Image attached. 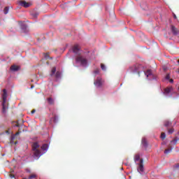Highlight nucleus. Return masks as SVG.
Listing matches in <instances>:
<instances>
[{"instance_id":"nucleus-1","label":"nucleus","mask_w":179,"mask_h":179,"mask_svg":"<svg viewBox=\"0 0 179 179\" xmlns=\"http://www.w3.org/2000/svg\"><path fill=\"white\" fill-rule=\"evenodd\" d=\"M1 99H2V103H1V106H2V113H3V114H5V113H6V111L8 110V103L6 99H8V91H6V89H3V94L1 95Z\"/></svg>"},{"instance_id":"nucleus-2","label":"nucleus","mask_w":179,"mask_h":179,"mask_svg":"<svg viewBox=\"0 0 179 179\" xmlns=\"http://www.w3.org/2000/svg\"><path fill=\"white\" fill-rule=\"evenodd\" d=\"M39 148H40V145H38V143H34L32 145V150L34 152V157H36V159H38V157L41 156V151L38 150Z\"/></svg>"},{"instance_id":"nucleus-3","label":"nucleus","mask_w":179,"mask_h":179,"mask_svg":"<svg viewBox=\"0 0 179 179\" xmlns=\"http://www.w3.org/2000/svg\"><path fill=\"white\" fill-rule=\"evenodd\" d=\"M177 142H178V138L176 137L173 140H172L170 142L168 146V149H166L164 150V154L169 155V153H171V150H173V146H174L175 145H177Z\"/></svg>"},{"instance_id":"nucleus-4","label":"nucleus","mask_w":179,"mask_h":179,"mask_svg":"<svg viewBox=\"0 0 179 179\" xmlns=\"http://www.w3.org/2000/svg\"><path fill=\"white\" fill-rule=\"evenodd\" d=\"M142 65L141 64H136L133 66L129 67L130 72H133V73H138V76L141 73V71H142Z\"/></svg>"},{"instance_id":"nucleus-5","label":"nucleus","mask_w":179,"mask_h":179,"mask_svg":"<svg viewBox=\"0 0 179 179\" xmlns=\"http://www.w3.org/2000/svg\"><path fill=\"white\" fill-rule=\"evenodd\" d=\"M77 62H80L81 65L86 66L87 65V60L85 58H83L82 56H78L76 58Z\"/></svg>"},{"instance_id":"nucleus-6","label":"nucleus","mask_w":179,"mask_h":179,"mask_svg":"<svg viewBox=\"0 0 179 179\" xmlns=\"http://www.w3.org/2000/svg\"><path fill=\"white\" fill-rule=\"evenodd\" d=\"M171 31H172L173 36H178L179 30L174 25L171 26Z\"/></svg>"},{"instance_id":"nucleus-7","label":"nucleus","mask_w":179,"mask_h":179,"mask_svg":"<svg viewBox=\"0 0 179 179\" xmlns=\"http://www.w3.org/2000/svg\"><path fill=\"white\" fill-rule=\"evenodd\" d=\"M143 159H140V163L138 164V171L139 173H143Z\"/></svg>"},{"instance_id":"nucleus-8","label":"nucleus","mask_w":179,"mask_h":179,"mask_svg":"<svg viewBox=\"0 0 179 179\" xmlns=\"http://www.w3.org/2000/svg\"><path fill=\"white\" fill-rule=\"evenodd\" d=\"M94 85L95 86H96V87H101V86L103 85V82L101 81V78H96V80L94 82Z\"/></svg>"},{"instance_id":"nucleus-9","label":"nucleus","mask_w":179,"mask_h":179,"mask_svg":"<svg viewBox=\"0 0 179 179\" xmlns=\"http://www.w3.org/2000/svg\"><path fill=\"white\" fill-rule=\"evenodd\" d=\"M18 3L20 6H23L24 8H29V6H30V3L24 1H20Z\"/></svg>"},{"instance_id":"nucleus-10","label":"nucleus","mask_w":179,"mask_h":179,"mask_svg":"<svg viewBox=\"0 0 179 179\" xmlns=\"http://www.w3.org/2000/svg\"><path fill=\"white\" fill-rule=\"evenodd\" d=\"M73 52L77 55H80V49L79 48V46H73Z\"/></svg>"},{"instance_id":"nucleus-11","label":"nucleus","mask_w":179,"mask_h":179,"mask_svg":"<svg viewBox=\"0 0 179 179\" xmlns=\"http://www.w3.org/2000/svg\"><path fill=\"white\" fill-rule=\"evenodd\" d=\"M19 69H20V66H17V65H12L10 67V70L12 71V72H17V71H19Z\"/></svg>"},{"instance_id":"nucleus-12","label":"nucleus","mask_w":179,"mask_h":179,"mask_svg":"<svg viewBox=\"0 0 179 179\" xmlns=\"http://www.w3.org/2000/svg\"><path fill=\"white\" fill-rule=\"evenodd\" d=\"M20 134V131H17L14 136H11V140H10V144L11 145H16L17 143V141H14L15 136H17Z\"/></svg>"},{"instance_id":"nucleus-13","label":"nucleus","mask_w":179,"mask_h":179,"mask_svg":"<svg viewBox=\"0 0 179 179\" xmlns=\"http://www.w3.org/2000/svg\"><path fill=\"white\" fill-rule=\"evenodd\" d=\"M145 75L147 76V78H153V74L152 73V70H148Z\"/></svg>"},{"instance_id":"nucleus-14","label":"nucleus","mask_w":179,"mask_h":179,"mask_svg":"<svg viewBox=\"0 0 179 179\" xmlns=\"http://www.w3.org/2000/svg\"><path fill=\"white\" fill-rule=\"evenodd\" d=\"M141 143L143 148H148V141L146 140V138H142Z\"/></svg>"},{"instance_id":"nucleus-15","label":"nucleus","mask_w":179,"mask_h":179,"mask_svg":"<svg viewBox=\"0 0 179 179\" xmlns=\"http://www.w3.org/2000/svg\"><path fill=\"white\" fill-rule=\"evenodd\" d=\"M141 160H142V159H141V155L139 154H136L134 156V162H139V163H141Z\"/></svg>"},{"instance_id":"nucleus-16","label":"nucleus","mask_w":179,"mask_h":179,"mask_svg":"<svg viewBox=\"0 0 179 179\" xmlns=\"http://www.w3.org/2000/svg\"><path fill=\"white\" fill-rule=\"evenodd\" d=\"M55 72H57V68L56 67H52L50 76H54L55 75Z\"/></svg>"},{"instance_id":"nucleus-17","label":"nucleus","mask_w":179,"mask_h":179,"mask_svg":"<svg viewBox=\"0 0 179 179\" xmlns=\"http://www.w3.org/2000/svg\"><path fill=\"white\" fill-rule=\"evenodd\" d=\"M164 127H171V122L165 120L164 123Z\"/></svg>"},{"instance_id":"nucleus-18","label":"nucleus","mask_w":179,"mask_h":179,"mask_svg":"<svg viewBox=\"0 0 179 179\" xmlns=\"http://www.w3.org/2000/svg\"><path fill=\"white\" fill-rule=\"evenodd\" d=\"M29 179H37V174L31 173L29 177Z\"/></svg>"},{"instance_id":"nucleus-19","label":"nucleus","mask_w":179,"mask_h":179,"mask_svg":"<svg viewBox=\"0 0 179 179\" xmlns=\"http://www.w3.org/2000/svg\"><path fill=\"white\" fill-rule=\"evenodd\" d=\"M48 103L50 105L54 104V99L51 97L48 98Z\"/></svg>"},{"instance_id":"nucleus-20","label":"nucleus","mask_w":179,"mask_h":179,"mask_svg":"<svg viewBox=\"0 0 179 179\" xmlns=\"http://www.w3.org/2000/svg\"><path fill=\"white\" fill-rule=\"evenodd\" d=\"M41 149H42V150H47V149H48V144H43L41 146Z\"/></svg>"},{"instance_id":"nucleus-21","label":"nucleus","mask_w":179,"mask_h":179,"mask_svg":"<svg viewBox=\"0 0 179 179\" xmlns=\"http://www.w3.org/2000/svg\"><path fill=\"white\" fill-rule=\"evenodd\" d=\"M55 76L57 79H59V78H61V73L59 71H57Z\"/></svg>"},{"instance_id":"nucleus-22","label":"nucleus","mask_w":179,"mask_h":179,"mask_svg":"<svg viewBox=\"0 0 179 179\" xmlns=\"http://www.w3.org/2000/svg\"><path fill=\"white\" fill-rule=\"evenodd\" d=\"M4 14L5 15H8V13H9V7H5L4 10H3Z\"/></svg>"},{"instance_id":"nucleus-23","label":"nucleus","mask_w":179,"mask_h":179,"mask_svg":"<svg viewBox=\"0 0 179 179\" xmlns=\"http://www.w3.org/2000/svg\"><path fill=\"white\" fill-rule=\"evenodd\" d=\"M44 58L45 59H50V58L52 59L51 57H50V55L47 53L44 54Z\"/></svg>"},{"instance_id":"nucleus-24","label":"nucleus","mask_w":179,"mask_h":179,"mask_svg":"<svg viewBox=\"0 0 179 179\" xmlns=\"http://www.w3.org/2000/svg\"><path fill=\"white\" fill-rule=\"evenodd\" d=\"M161 138L166 139V133L161 134Z\"/></svg>"},{"instance_id":"nucleus-25","label":"nucleus","mask_w":179,"mask_h":179,"mask_svg":"<svg viewBox=\"0 0 179 179\" xmlns=\"http://www.w3.org/2000/svg\"><path fill=\"white\" fill-rule=\"evenodd\" d=\"M101 68L102 71H106V66L104 65V64H101Z\"/></svg>"},{"instance_id":"nucleus-26","label":"nucleus","mask_w":179,"mask_h":179,"mask_svg":"<svg viewBox=\"0 0 179 179\" xmlns=\"http://www.w3.org/2000/svg\"><path fill=\"white\" fill-rule=\"evenodd\" d=\"M99 72H100V70L99 69H96L94 71V73H95V75H97L98 73H99Z\"/></svg>"},{"instance_id":"nucleus-27","label":"nucleus","mask_w":179,"mask_h":179,"mask_svg":"<svg viewBox=\"0 0 179 179\" xmlns=\"http://www.w3.org/2000/svg\"><path fill=\"white\" fill-rule=\"evenodd\" d=\"M168 132L169 134H173V132H174V129L171 128L168 129Z\"/></svg>"},{"instance_id":"nucleus-28","label":"nucleus","mask_w":179,"mask_h":179,"mask_svg":"<svg viewBox=\"0 0 179 179\" xmlns=\"http://www.w3.org/2000/svg\"><path fill=\"white\" fill-rule=\"evenodd\" d=\"M22 33H27L29 31V30H27V28H22Z\"/></svg>"},{"instance_id":"nucleus-29","label":"nucleus","mask_w":179,"mask_h":179,"mask_svg":"<svg viewBox=\"0 0 179 179\" xmlns=\"http://www.w3.org/2000/svg\"><path fill=\"white\" fill-rule=\"evenodd\" d=\"M164 92H166V93H167V94H169V93H170V88H166L165 90H164Z\"/></svg>"},{"instance_id":"nucleus-30","label":"nucleus","mask_w":179,"mask_h":179,"mask_svg":"<svg viewBox=\"0 0 179 179\" xmlns=\"http://www.w3.org/2000/svg\"><path fill=\"white\" fill-rule=\"evenodd\" d=\"M166 79L167 80H170V74H167V75L166 76Z\"/></svg>"},{"instance_id":"nucleus-31","label":"nucleus","mask_w":179,"mask_h":179,"mask_svg":"<svg viewBox=\"0 0 179 179\" xmlns=\"http://www.w3.org/2000/svg\"><path fill=\"white\" fill-rule=\"evenodd\" d=\"M31 15H32V16H33L34 17H36L38 14H37V13H32Z\"/></svg>"},{"instance_id":"nucleus-32","label":"nucleus","mask_w":179,"mask_h":179,"mask_svg":"<svg viewBox=\"0 0 179 179\" xmlns=\"http://www.w3.org/2000/svg\"><path fill=\"white\" fill-rule=\"evenodd\" d=\"M175 169H176L177 170H179V164L175 166Z\"/></svg>"},{"instance_id":"nucleus-33","label":"nucleus","mask_w":179,"mask_h":179,"mask_svg":"<svg viewBox=\"0 0 179 179\" xmlns=\"http://www.w3.org/2000/svg\"><path fill=\"white\" fill-rule=\"evenodd\" d=\"M172 50H178V51H179V47H178V48H177V47H173V48H172Z\"/></svg>"},{"instance_id":"nucleus-34","label":"nucleus","mask_w":179,"mask_h":179,"mask_svg":"<svg viewBox=\"0 0 179 179\" xmlns=\"http://www.w3.org/2000/svg\"><path fill=\"white\" fill-rule=\"evenodd\" d=\"M157 43H156L155 41H152V45H157Z\"/></svg>"},{"instance_id":"nucleus-35","label":"nucleus","mask_w":179,"mask_h":179,"mask_svg":"<svg viewBox=\"0 0 179 179\" xmlns=\"http://www.w3.org/2000/svg\"><path fill=\"white\" fill-rule=\"evenodd\" d=\"M10 178H15V175L10 174Z\"/></svg>"},{"instance_id":"nucleus-36","label":"nucleus","mask_w":179,"mask_h":179,"mask_svg":"<svg viewBox=\"0 0 179 179\" xmlns=\"http://www.w3.org/2000/svg\"><path fill=\"white\" fill-rule=\"evenodd\" d=\"M15 127H20V124H19V122H17V124H15Z\"/></svg>"},{"instance_id":"nucleus-37","label":"nucleus","mask_w":179,"mask_h":179,"mask_svg":"<svg viewBox=\"0 0 179 179\" xmlns=\"http://www.w3.org/2000/svg\"><path fill=\"white\" fill-rule=\"evenodd\" d=\"M169 82H170L171 83H173V82H174V80L170 79V80H169Z\"/></svg>"},{"instance_id":"nucleus-38","label":"nucleus","mask_w":179,"mask_h":179,"mask_svg":"<svg viewBox=\"0 0 179 179\" xmlns=\"http://www.w3.org/2000/svg\"><path fill=\"white\" fill-rule=\"evenodd\" d=\"M36 113V110H31V114H34Z\"/></svg>"},{"instance_id":"nucleus-39","label":"nucleus","mask_w":179,"mask_h":179,"mask_svg":"<svg viewBox=\"0 0 179 179\" xmlns=\"http://www.w3.org/2000/svg\"><path fill=\"white\" fill-rule=\"evenodd\" d=\"M173 17H174V19H177V15H176V14H174Z\"/></svg>"},{"instance_id":"nucleus-40","label":"nucleus","mask_w":179,"mask_h":179,"mask_svg":"<svg viewBox=\"0 0 179 179\" xmlns=\"http://www.w3.org/2000/svg\"><path fill=\"white\" fill-rule=\"evenodd\" d=\"M33 87H34V85L31 86V89H33Z\"/></svg>"},{"instance_id":"nucleus-41","label":"nucleus","mask_w":179,"mask_h":179,"mask_svg":"<svg viewBox=\"0 0 179 179\" xmlns=\"http://www.w3.org/2000/svg\"><path fill=\"white\" fill-rule=\"evenodd\" d=\"M6 134H9V131H6Z\"/></svg>"},{"instance_id":"nucleus-42","label":"nucleus","mask_w":179,"mask_h":179,"mask_svg":"<svg viewBox=\"0 0 179 179\" xmlns=\"http://www.w3.org/2000/svg\"><path fill=\"white\" fill-rule=\"evenodd\" d=\"M22 179H29V178H22Z\"/></svg>"},{"instance_id":"nucleus-43","label":"nucleus","mask_w":179,"mask_h":179,"mask_svg":"<svg viewBox=\"0 0 179 179\" xmlns=\"http://www.w3.org/2000/svg\"><path fill=\"white\" fill-rule=\"evenodd\" d=\"M47 64H48V62H47Z\"/></svg>"}]
</instances>
